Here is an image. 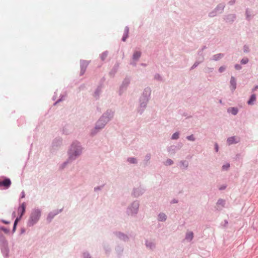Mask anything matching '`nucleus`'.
Returning <instances> with one entry per match:
<instances>
[{"label":"nucleus","mask_w":258,"mask_h":258,"mask_svg":"<svg viewBox=\"0 0 258 258\" xmlns=\"http://www.w3.org/2000/svg\"><path fill=\"white\" fill-rule=\"evenodd\" d=\"M151 94V89L147 87L145 88L139 99V106L137 108V111L140 115H142L145 110L147 104L150 99Z\"/></svg>","instance_id":"f257e3e1"},{"label":"nucleus","mask_w":258,"mask_h":258,"mask_svg":"<svg viewBox=\"0 0 258 258\" xmlns=\"http://www.w3.org/2000/svg\"><path fill=\"white\" fill-rule=\"evenodd\" d=\"M214 69L212 68H208L207 69V72L208 73H212Z\"/></svg>","instance_id":"0e129e2a"},{"label":"nucleus","mask_w":258,"mask_h":258,"mask_svg":"<svg viewBox=\"0 0 258 258\" xmlns=\"http://www.w3.org/2000/svg\"><path fill=\"white\" fill-rule=\"evenodd\" d=\"M145 244L147 248H149L151 250H153L156 247L155 243L153 241H149L148 240H145Z\"/></svg>","instance_id":"5701e85b"},{"label":"nucleus","mask_w":258,"mask_h":258,"mask_svg":"<svg viewBox=\"0 0 258 258\" xmlns=\"http://www.w3.org/2000/svg\"><path fill=\"white\" fill-rule=\"evenodd\" d=\"M128 33H129V27L128 26H126L124 28V33L123 35V36L122 37L121 40L122 41H125L126 39L128 37Z\"/></svg>","instance_id":"c756f323"},{"label":"nucleus","mask_w":258,"mask_h":258,"mask_svg":"<svg viewBox=\"0 0 258 258\" xmlns=\"http://www.w3.org/2000/svg\"><path fill=\"white\" fill-rule=\"evenodd\" d=\"M158 220L160 222H165L167 220V216L164 213H160L158 215Z\"/></svg>","instance_id":"2f4dec72"},{"label":"nucleus","mask_w":258,"mask_h":258,"mask_svg":"<svg viewBox=\"0 0 258 258\" xmlns=\"http://www.w3.org/2000/svg\"><path fill=\"white\" fill-rule=\"evenodd\" d=\"M126 161L130 164H137L138 159L135 157H128L127 158Z\"/></svg>","instance_id":"c9c22d12"},{"label":"nucleus","mask_w":258,"mask_h":258,"mask_svg":"<svg viewBox=\"0 0 258 258\" xmlns=\"http://www.w3.org/2000/svg\"><path fill=\"white\" fill-rule=\"evenodd\" d=\"M226 67L225 66H223L219 68L218 71L219 73H223L226 70Z\"/></svg>","instance_id":"6e6d98bb"},{"label":"nucleus","mask_w":258,"mask_h":258,"mask_svg":"<svg viewBox=\"0 0 258 258\" xmlns=\"http://www.w3.org/2000/svg\"><path fill=\"white\" fill-rule=\"evenodd\" d=\"M25 197V191L24 190H23L21 193V197L20 198L21 199H23V198H24Z\"/></svg>","instance_id":"774afa93"},{"label":"nucleus","mask_w":258,"mask_h":258,"mask_svg":"<svg viewBox=\"0 0 258 258\" xmlns=\"http://www.w3.org/2000/svg\"><path fill=\"white\" fill-rule=\"evenodd\" d=\"M227 112L231 113L232 115H236L238 112V109L235 107H230L228 108Z\"/></svg>","instance_id":"72a5a7b5"},{"label":"nucleus","mask_w":258,"mask_h":258,"mask_svg":"<svg viewBox=\"0 0 258 258\" xmlns=\"http://www.w3.org/2000/svg\"><path fill=\"white\" fill-rule=\"evenodd\" d=\"M1 221L5 224H8L10 223V221H7V220H5L4 219L1 220Z\"/></svg>","instance_id":"338daca9"},{"label":"nucleus","mask_w":258,"mask_h":258,"mask_svg":"<svg viewBox=\"0 0 258 258\" xmlns=\"http://www.w3.org/2000/svg\"><path fill=\"white\" fill-rule=\"evenodd\" d=\"M90 61H87L85 60H80V75L82 76L84 74L86 70L89 65Z\"/></svg>","instance_id":"4468645a"},{"label":"nucleus","mask_w":258,"mask_h":258,"mask_svg":"<svg viewBox=\"0 0 258 258\" xmlns=\"http://www.w3.org/2000/svg\"><path fill=\"white\" fill-rule=\"evenodd\" d=\"M103 249L105 250V253L108 254L110 253L111 251V248L108 244H103Z\"/></svg>","instance_id":"ea45409f"},{"label":"nucleus","mask_w":258,"mask_h":258,"mask_svg":"<svg viewBox=\"0 0 258 258\" xmlns=\"http://www.w3.org/2000/svg\"><path fill=\"white\" fill-rule=\"evenodd\" d=\"M107 124V123L100 117L96 122L94 128L91 130L90 135L91 136H94L98 132L103 129Z\"/></svg>","instance_id":"39448f33"},{"label":"nucleus","mask_w":258,"mask_h":258,"mask_svg":"<svg viewBox=\"0 0 258 258\" xmlns=\"http://www.w3.org/2000/svg\"><path fill=\"white\" fill-rule=\"evenodd\" d=\"M42 215V210L38 208L32 209L29 217L27 221V226L31 227L36 224Z\"/></svg>","instance_id":"7ed1b4c3"},{"label":"nucleus","mask_w":258,"mask_h":258,"mask_svg":"<svg viewBox=\"0 0 258 258\" xmlns=\"http://www.w3.org/2000/svg\"><path fill=\"white\" fill-rule=\"evenodd\" d=\"M230 167V164L229 163H226L225 164H224L222 167V170L226 171Z\"/></svg>","instance_id":"09e8293b"},{"label":"nucleus","mask_w":258,"mask_h":258,"mask_svg":"<svg viewBox=\"0 0 258 258\" xmlns=\"http://www.w3.org/2000/svg\"><path fill=\"white\" fill-rule=\"evenodd\" d=\"M236 2V0H230L229 2H228V4L230 6H232L234 4H235Z\"/></svg>","instance_id":"680f3d73"},{"label":"nucleus","mask_w":258,"mask_h":258,"mask_svg":"<svg viewBox=\"0 0 258 258\" xmlns=\"http://www.w3.org/2000/svg\"><path fill=\"white\" fill-rule=\"evenodd\" d=\"M141 52L140 51H136L134 52L132 59L134 61H138L141 56Z\"/></svg>","instance_id":"a878e982"},{"label":"nucleus","mask_w":258,"mask_h":258,"mask_svg":"<svg viewBox=\"0 0 258 258\" xmlns=\"http://www.w3.org/2000/svg\"><path fill=\"white\" fill-rule=\"evenodd\" d=\"M179 138V133L178 132H176L171 136V139L173 140H176L178 139Z\"/></svg>","instance_id":"79ce46f5"},{"label":"nucleus","mask_w":258,"mask_h":258,"mask_svg":"<svg viewBox=\"0 0 258 258\" xmlns=\"http://www.w3.org/2000/svg\"><path fill=\"white\" fill-rule=\"evenodd\" d=\"M21 219L22 217H21V216H18L15 220L14 224L17 225L18 223L21 220Z\"/></svg>","instance_id":"13d9d810"},{"label":"nucleus","mask_w":258,"mask_h":258,"mask_svg":"<svg viewBox=\"0 0 258 258\" xmlns=\"http://www.w3.org/2000/svg\"><path fill=\"white\" fill-rule=\"evenodd\" d=\"M225 7L224 3L219 4L214 9L218 14H222Z\"/></svg>","instance_id":"4be33fe9"},{"label":"nucleus","mask_w":258,"mask_h":258,"mask_svg":"<svg viewBox=\"0 0 258 258\" xmlns=\"http://www.w3.org/2000/svg\"><path fill=\"white\" fill-rule=\"evenodd\" d=\"M107 55H108V51H105L103 52H102L100 54V56L101 59L102 61L106 59Z\"/></svg>","instance_id":"37998d69"},{"label":"nucleus","mask_w":258,"mask_h":258,"mask_svg":"<svg viewBox=\"0 0 258 258\" xmlns=\"http://www.w3.org/2000/svg\"><path fill=\"white\" fill-rule=\"evenodd\" d=\"M112 234L118 240L124 242H128L131 237L130 234L124 233L118 230L113 231Z\"/></svg>","instance_id":"423d86ee"},{"label":"nucleus","mask_w":258,"mask_h":258,"mask_svg":"<svg viewBox=\"0 0 258 258\" xmlns=\"http://www.w3.org/2000/svg\"><path fill=\"white\" fill-rule=\"evenodd\" d=\"M102 85H100L97 86L96 89H95L93 96L96 100H98L100 98V96L102 93Z\"/></svg>","instance_id":"a211bd4d"},{"label":"nucleus","mask_w":258,"mask_h":258,"mask_svg":"<svg viewBox=\"0 0 258 258\" xmlns=\"http://www.w3.org/2000/svg\"><path fill=\"white\" fill-rule=\"evenodd\" d=\"M83 148L81 143L78 141H74L71 145L68 151V155L69 157V160L75 161L83 153Z\"/></svg>","instance_id":"f03ea898"},{"label":"nucleus","mask_w":258,"mask_h":258,"mask_svg":"<svg viewBox=\"0 0 258 258\" xmlns=\"http://www.w3.org/2000/svg\"><path fill=\"white\" fill-rule=\"evenodd\" d=\"M81 258H93L88 251H84L82 253Z\"/></svg>","instance_id":"4c0bfd02"},{"label":"nucleus","mask_w":258,"mask_h":258,"mask_svg":"<svg viewBox=\"0 0 258 258\" xmlns=\"http://www.w3.org/2000/svg\"><path fill=\"white\" fill-rule=\"evenodd\" d=\"M248 61H249L248 58L247 57H245V58H243L242 59H241L240 63L242 64H245L248 63Z\"/></svg>","instance_id":"8fccbe9b"},{"label":"nucleus","mask_w":258,"mask_h":258,"mask_svg":"<svg viewBox=\"0 0 258 258\" xmlns=\"http://www.w3.org/2000/svg\"><path fill=\"white\" fill-rule=\"evenodd\" d=\"M114 113V110L111 109H108L101 115L100 117L108 123L113 119Z\"/></svg>","instance_id":"0eeeda50"},{"label":"nucleus","mask_w":258,"mask_h":258,"mask_svg":"<svg viewBox=\"0 0 258 258\" xmlns=\"http://www.w3.org/2000/svg\"><path fill=\"white\" fill-rule=\"evenodd\" d=\"M131 82V79L128 77H126L122 82L119 90V94L121 95L124 90H126Z\"/></svg>","instance_id":"9d476101"},{"label":"nucleus","mask_w":258,"mask_h":258,"mask_svg":"<svg viewBox=\"0 0 258 258\" xmlns=\"http://www.w3.org/2000/svg\"><path fill=\"white\" fill-rule=\"evenodd\" d=\"M237 16L235 14H228L223 17L224 21L228 24H232L236 19Z\"/></svg>","instance_id":"9b49d317"},{"label":"nucleus","mask_w":258,"mask_h":258,"mask_svg":"<svg viewBox=\"0 0 258 258\" xmlns=\"http://www.w3.org/2000/svg\"><path fill=\"white\" fill-rule=\"evenodd\" d=\"M186 139L188 140V141H192V142H194L196 140V138L195 137H194V135H189V136H188L186 137Z\"/></svg>","instance_id":"de8ad7c7"},{"label":"nucleus","mask_w":258,"mask_h":258,"mask_svg":"<svg viewBox=\"0 0 258 258\" xmlns=\"http://www.w3.org/2000/svg\"><path fill=\"white\" fill-rule=\"evenodd\" d=\"M214 150L216 152H218L219 151V146L217 143H215L214 144Z\"/></svg>","instance_id":"052dcab7"},{"label":"nucleus","mask_w":258,"mask_h":258,"mask_svg":"<svg viewBox=\"0 0 258 258\" xmlns=\"http://www.w3.org/2000/svg\"><path fill=\"white\" fill-rule=\"evenodd\" d=\"M178 201L176 199H173L170 202L171 204H176Z\"/></svg>","instance_id":"69168bd1"},{"label":"nucleus","mask_w":258,"mask_h":258,"mask_svg":"<svg viewBox=\"0 0 258 258\" xmlns=\"http://www.w3.org/2000/svg\"><path fill=\"white\" fill-rule=\"evenodd\" d=\"M104 186V184H102L101 185L97 186L95 187L94 188V191H97L98 190H101L103 188Z\"/></svg>","instance_id":"864d4df0"},{"label":"nucleus","mask_w":258,"mask_h":258,"mask_svg":"<svg viewBox=\"0 0 258 258\" xmlns=\"http://www.w3.org/2000/svg\"><path fill=\"white\" fill-rule=\"evenodd\" d=\"M182 146V144H178L177 146L173 145L169 147H168L167 148V150L169 153L171 154H175L177 151L180 149Z\"/></svg>","instance_id":"ddd939ff"},{"label":"nucleus","mask_w":258,"mask_h":258,"mask_svg":"<svg viewBox=\"0 0 258 258\" xmlns=\"http://www.w3.org/2000/svg\"><path fill=\"white\" fill-rule=\"evenodd\" d=\"M217 14L218 13H217V12L215 11V9H214L213 11H212L209 13L208 16L209 17L212 18L215 17Z\"/></svg>","instance_id":"c03bdc74"},{"label":"nucleus","mask_w":258,"mask_h":258,"mask_svg":"<svg viewBox=\"0 0 258 258\" xmlns=\"http://www.w3.org/2000/svg\"><path fill=\"white\" fill-rule=\"evenodd\" d=\"M236 80L233 77L231 76L230 80V89L232 92H233L236 88Z\"/></svg>","instance_id":"6ab92c4d"},{"label":"nucleus","mask_w":258,"mask_h":258,"mask_svg":"<svg viewBox=\"0 0 258 258\" xmlns=\"http://www.w3.org/2000/svg\"><path fill=\"white\" fill-rule=\"evenodd\" d=\"M8 242L3 234L0 233V246L8 245Z\"/></svg>","instance_id":"7c9ffc66"},{"label":"nucleus","mask_w":258,"mask_h":258,"mask_svg":"<svg viewBox=\"0 0 258 258\" xmlns=\"http://www.w3.org/2000/svg\"><path fill=\"white\" fill-rule=\"evenodd\" d=\"M198 54L199 55V59L201 60V62H203L205 59L203 51L199 49L198 52Z\"/></svg>","instance_id":"58836bf2"},{"label":"nucleus","mask_w":258,"mask_h":258,"mask_svg":"<svg viewBox=\"0 0 258 258\" xmlns=\"http://www.w3.org/2000/svg\"><path fill=\"white\" fill-rule=\"evenodd\" d=\"M224 56V53H220L216 54H214L213 55L211 60H214V61H217L218 60H220L222 57H223Z\"/></svg>","instance_id":"473e14b6"},{"label":"nucleus","mask_w":258,"mask_h":258,"mask_svg":"<svg viewBox=\"0 0 258 258\" xmlns=\"http://www.w3.org/2000/svg\"><path fill=\"white\" fill-rule=\"evenodd\" d=\"M140 202L135 200L128 205L126 209V214L131 217H135L139 212Z\"/></svg>","instance_id":"20e7f679"},{"label":"nucleus","mask_w":258,"mask_h":258,"mask_svg":"<svg viewBox=\"0 0 258 258\" xmlns=\"http://www.w3.org/2000/svg\"><path fill=\"white\" fill-rule=\"evenodd\" d=\"M151 155L150 153L147 154L143 160V164L144 166H147L150 164V160L151 159Z\"/></svg>","instance_id":"393cba45"},{"label":"nucleus","mask_w":258,"mask_h":258,"mask_svg":"<svg viewBox=\"0 0 258 258\" xmlns=\"http://www.w3.org/2000/svg\"><path fill=\"white\" fill-rule=\"evenodd\" d=\"M225 205V201L222 199H219L217 202V205L218 206H221V208H220L219 207H217V210L218 211H221L223 207H224V206Z\"/></svg>","instance_id":"c85d7f7f"},{"label":"nucleus","mask_w":258,"mask_h":258,"mask_svg":"<svg viewBox=\"0 0 258 258\" xmlns=\"http://www.w3.org/2000/svg\"><path fill=\"white\" fill-rule=\"evenodd\" d=\"M62 211V209L59 210H55L50 212H49L47 215L46 220L48 223H50L52 221V219L54 218L55 216H56L59 213H61Z\"/></svg>","instance_id":"f8f14e48"},{"label":"nucleus","mask_w":258,"mask_h":258,"mask_svg":"<svg viewBox=\"0 0 258 258\" xmlns=\"http://www.w3.org/2000/svg\"><path fill=\"white\" fill-rule=\"evenodd\" d=\"M115 251L117 254V256L118 257H120L122 256L123 251H124V248L122 245L121 244H117L115 247Z\"/></svg>","instance_id":"f3484780"},{"label":"nucleus","mask_w":258,"mask_h":258,"mask_svg":"<svg viewBox=\"0 0 258 258\" xmlns=\"http://www.w3.org/2000/svg\"><path fill=\"white\" fill-rule=\"evenodd\" d=\"M26 204L25 202L21 204L18 208V216L22 218L26 212Z\"/></svg>","instance_id":"dca6fc26"},{"label":"nucleus","mask_w":258,"mask_h":258,"mask_svg":"<svg viewBox=\"0 0 258 258\" xmlns=\"http://www.w3.org/2000/svg\"><path fill=\"white\" fill-rule=\"evenodd\" d=\"M73 161H74L73 160H69V157H68L67 160L59 165V169L60 170H63L68 164L71 163Z\"/></svg>","instance_id":"cd10ccee"},{"label":"nucleus","mask_w":258,"mask_h":258,"mask_svg":"<svg viewBox=\"0 0 258 258\" xmlns=\"http://www.w3.org/2000/svg\"><path fill=\"white\" fill-rule=\"evenodd\" d=\"M0 229L3 230L6 234H8L10 232V229L4 226H1Z\"/></svg>","instance_id":"603ef678"},{"label":"nucleus","mask_w":258,"mask_h":258,"mask_svg":"<svg viewBox=\"0 0 258 258\" xmlns=\"http://www.w3.org/2000/svg\"><path fill=\"white\" fill-rule=\"evenodd\" d=\"M226 188V185H222L220 187H219V189L220 190H223L225 189Z\"/></svg>","instance_id":"e2e57ef3"},{"label":"nucleus","mask_w":258,"mask_h":258,"mask_svg":"<svg viewBox=\"0 0 258 258\" xmlns=\"http://www.w3.org/2000/svg\"><path fill=\"white\" fill-rule=\"evenodd\" d=\"M145 192V189L142 186L135 187L133 189L132 196L134 198H138L142 196Z\"/></svg>","instance_id":"1a4fd4ad"},{"label":"nucleus","mask_w":258,"mask_h":258,"mask_svg":"<svg viewBox=\"0 0 258 258\" xmlns=\"http://www.w3.org/2000/svg\"><path fill=\"white\" fill-rule=\"evenodd\" d=\"M202 62H201V60H199V61H196L194 64L192 65V66L190 68V70H193L195 68H196V67H197L199 64L201 63Z\"/></svg>","instance_id":"3c124183"},{"label":"nucleus","mask_w":258,"mask_h":258,"mask_svg":"<svg viewBox=\"0 0 258 258\" xmlns=\"http://www.w3.org/2000/svg\"><path fill=\"white\" fill-rule=\"evenodd\" d=\"M193 237H194V233L190 231V232H188L186 233L185 237L186 240H187L189 241H190L192 240Z\"/></svg>","instance_id":"e433bc0d"},{"label":"nucleus","mask_w":258,"mask_h":258,"mask_svg":"<svg viewBox=\"0 0 258 258\" xmlns=\"http://www.w3.org/2000/svg\"><path fill=\"white\" fill-rule=\"evenodd\" d=\"M62 143V138L60 137H56L52 141V147L54 149L58 148L61 146Z\"/></svg>","instance_id":"2eb2a0df"},{"label":"nucleus","mask_w":258,"mask_h":258,"mask_svg":"<svg viewBox=\"0 0 258 258\" xmlns=\"http://www.w3.org/2000/svg\"><path fill=\"white\" fill-rule=\"evenodd\" d=\"M12 184L11 179L5 176L0 177V188L3 187L4 189H8Z\"/></svg>","instance_id":"6e6552de"},{"label":"nucleus","mask_w":258,"mask_h":258,"mask_svg":"<svg viewBox=\"0 0 258 258\" xmlns=\"http://www.w3.org/2000/svg\"><path fill=\"white\" fill-rule=\"evenodd\" d=\"M234 68L236 70H240L242 69V66L239 64H235L234 65Z\"/></svg>","instance_id":"bf43d9fd"},{"label":"nucleus","mask_w":258,"mask_h":258,"mask_svg":"<svg viewBox=\"0 0 258 258\" xmlns=\"http://www.w3.org/2000/svg\"><path fill=\"white\" fill-rule=\"evenodd\" d=\"M243 50L244 52L248 53L249 52V46L247 45H244L243 47Z\"/></svg>","instance_id":"5fc2aeb1"},{"label":"nucleus","mask_w":258,"mask_h":258,"mask_svg":"<svg viewBox=\"0 0 258 258\" xmlns=\"http://www.w3.org/2000/svg\"><path fill=\"white\" fill-rule=\"evenodd\" d=\"M246 19L249 21L251 20V13L249 10L247 8L245 10Z\"/></svg>","instance_id":"a19ab883"},{"label":"nucleus","mask_w":258,"mask_h":258,"mask_svg":"<svg viewBox=\"0 0 258 258\" xmlns=\"http://www.w3.org/2000/svg\"><path fill=\"white\" fill-rule=\"evenodd\" d=\"M2 253L3 256L5 257H7L9 256V248L8 247V244L5 246H0Z\"/></svg>","instance_id":"aec40b11"},{"label":"nucleus","mask_w":258,"mask_h":258,"mask_svg":"<svg viewBox=\"0 0 258 258\" xmlns=\"http://www.w3.org/2000/svg\"><path fill=\"white\" fill-rule=\"evenodd\" d=\"M119 66V63L116 62L113 66L112 70L110 71L109 75L113 77L115 75V74L116 73V72L118 69Z\"/></svg>","instance_id":"b1692460"},{"label":"nucleus","mask_w":258,"mask_h":258,"mask_svg":"<svg viewBox=\"0 0 258 258\" xmlns=\"http://www.w3.org/2000/svg\"><path fill=\"white\" fill-rule=\"evenodd\" d=\"M63 97H64L63 95H61L60 96L59 98L54 103V105H55L58 103H59V102H61V101H62L63 99Z\"/></svg>","instance_id":"4d7b16f0"},{"label":"nucleus","mask_w":258,"mask_h":258,"mask_svg":"<svg viewBox=\"0 0 258 258\" xmlns=\"http://www.w3.org/2000/svg\"><path fill=\"white\" fill-rule=\"evenodd\" d=\"M173 164V161L171 159H168L164 163L166 166H170Z\"/></svg>","instance_id":"49530a36"},{"label":"nucleus","mask_w":258,"mask_h":258,"mask_svg":"<svg viewBox=\"0 0 258 258\" xmlns=\"http://www.w3.org/2000/svg\"><path fill=\"white\" fill-rule=\"evenodd\" d=\"M179 166L182 169H187L188 167V162L186 160H181L179 162Z\"/></svg>","instance_id":"bb28decb"},{"label":"nucleus","mask_w":258,"mask_h":258,"mask_svg":"<svg viewBox=\"0 0 258 258\" xmlns=\"http://www.w3.org/2000/svg\"><path fill=\"white\" fill-rule=\"evenodd\" d=\"M256 100V95L254 94H252L250 95V98L249 100L247 101V103L249 105H251L254 104V102Z\"/></svg>","instance_id":"f704fd0d"},{"label":"nucleus","mask_w":258,"mask_h":258,"mask_svg":"<svg viewBox=\"0 0 258 258\" xmlns=\"http://www.w3.org/2000/svg\"><path fill=\"white\" fill-rule=\"evenodd\" d=\"M239 142V139L234 136L229 137L227 139V143L229 145L238 143Z\"/></svg>","instance_id":"412c9836"},{"label":"nucleus","mask_w":258,"mask_h":258,"mask_svg":"<svg viewBox=\"0 0 258 258\" xmlns=\"http://www.w3.org/2000/svg\"><path fill=\"white\" fill-rule=\"evenodd\" d=\"M154 79L157 80V81H163V79H162V77H161V76L159 74H158V73H156L154 75Z\"/></svg>","instance_id":"a18cd8bd"}]
</instances>
